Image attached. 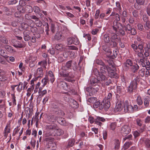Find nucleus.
<instances>
[{
	"label": "nucleus",
	"mask_w": 150,
	"mask_h": 150,
	"mask_svg": "<svg viewBox=\"0 0 150 150\" xmlns=\"http://www.w3.org/2000/svg\"><path fill=\"white\" fill-rule=\"evenodd\" d=\"M72 64L71 60L68 61L65 65L62 67V70L59 72L60 76L64 78V80L69 82H72V79L74 77V74L72 71H67L71 68Z\"/></svg>",
	"instance_id": "f257e3e1"
},
{
	"label": "nucleus",
	"mask_w": 150,
	"mask_h": 150,
	"mask_svg": "<svg viewBox=\"0 0 150 150\" xmlns=\"http://www.w3.org/2000/svg\"><path fill=\"white\" fill-rule=\"evenodd\" d=\"M46 127L47 132L45 134V135L47 137L56 135L60 136L64 133L63 130L56 128V126L54 124L47 125Z\"/></svg>",
	"instance_id": "f03ea898"
},
{
	"label": "nucleus",
	"mask_w": 150,
	"mask_h": 150,
	"mask_svg": "<svg viewBox=\"0 0 150 150\" xmlns=\"http://www.w3.org/2000/svg\"><path fill=\"white\" fill-rule=\"evenodd\" d=\"M138 110V106L137 105H134L133 107L129 103L128 101L126 100L124 103V111L125 112H136Z\"/></svg>",
	"instance_id": "7ed1b4c3"
},
{
	"label": "nucleus",
	"mask_w": 150,
	"mask_h": 150,
	"mask_svg": "<svg viewBox=\"0 0 150 150\" xmlns=\"http://www.w3.org/2000/svg\"><path fill=\"white\" fill-rule=\"evenodd\" d=\"M139 81V78L137 76L131 82L129 86L128 87V91L129 93H131L133 92L134 90L136 89L137 87V83Z\"/></svg>",
	"instance_id": "20e7f679"
},
{
	"label": "nucleus",
	"mask_w": 150,
	"mask_h": 150,
	"mask_svg": "<svg viewBox=\"0 0 150 150\" xmlns=\"http://www.w3.org/2000/svg\"><path fill=\"white\" fill-rule=\"evenodd\" d=\"M88 120L90 122L91 124H92L95 122L96 124L100 126L102 124V123L100 121H101L102 122H104L105 120L103 117H97L96 118L95 120L93 117L89 116Z\"/></svg>",
	"instance_id": "39448f33"
},
{
	"label": "nucleus",
	"mask_w": 150,
	"mask_h": 150,
	"mask_svg": "<svg viewBox=\"0 0 150 150\" xmlns=\"http://www.w3.org/2000/svg\"><path fill=\"white\" fill-rule=\"evenodd\" d=\"M99 90V86H89L86 88V91L89 93L90 95H93L96 94Z\"/></svg>",
	"instance_id": "423d86ee"
},
{
	"label": "nucleus",
	"mask_w": 150,
	"mask_h": 150,
	"mask_svg": "<svg viewBox=\"0 0 150 150\" xmlns=\"http://www.w3.org/2000/svg\"><path fill=\"white\" fill-rule=\"evenodd\" d=\"M110 101L109 100L104 99L103 102L101 103V105H100L99 108L101 110L102 108H104L105 111H106L107 110V109L110 107Z\"/></svg>",
	"instance_id": "0eeeda50"
},
{
	"label": "nucleus",
	"mask_w": 150,
	"mask_h": 150,
	"mask_svg": "<svg viewBox=\"0 0 150 150\" xmlns=\"http://www.w3.org/2000/svg\"><path fill=\"white\" fill-rule=\"evenodd\" d=\"M131 131L130 127L127 125L123 126L121 129V132L123 135L129 134Z\"/></svg>",
	"instance_id": "6e6552de"
},
{
	"label": "nucleus",
	"mask_w": 150,
	"mask_h": 150,
	"mask_svg": "<svg viewBox=\"0 0 150 150\" xmlns=\"http://www.w3.org/2000/svg\"><path fill=\"white\" fill-rule=\"evenodd\" d=\"M110 16L111 17V18L114 20V21L118 22L120 20L119 15L114 11L112 12Z\"/></svg>",
	"instance_id": "1a4fd4ad"
},
{
	"label": "nucleus",
	"mask_w": 150,
	"mask_h": 150,
	"mask_svg": "<svg viewBox=\"0 0 150 150\" xmlns=\"http://www.w3.org/2000/svg\"><path fill=\"white\" fill-rule=\"evenodd\" d=\"M56 119L58 122L62 125L67 126L68 125V123L63 118L60 117H56Z\"/></svg>",
	"instance_id": "9d476101"
},
{
	"label": "nucleus",
	"mask_w": 150,
	"mask_h": 150,
	"mask_svg": "<svg viewBox=\"0 0 150 150\" xmlns=\"http://www.w3.org/2000/svg\"><path fill=\"white\" fill-rule=\"evenodd\" d=\"M47 76H46V77L48 78V79L49 80L50 79L51 82L52 83L54 81L55 79L53 72L51 71H49L47 74Z\"/></svg>",
	"instance_id": "9b49d317"
},
{
	"label": "nucleus",
	"mask_w": 150,
	"mask_h": 150,
	"mask_svg": "<svg viewBox=\"0 0 150 150\" xmlns=\"http://www.w3.org/2000/svg\"><path fill=\"white\" fill-rule=\"evenodd\" d=\"M122 108L121 102L118 101L116 103V106L114 109V111L115 112H120Z\"/></svg>",
	"instance_id": "f8f14e48"
},
{
	"label": "nucleus",
	"mask_w": 150,
	"mask_h": 150,
	"mask_svg": "<svg viewBox=\"0 0 150 150\" xmlns=\"http://www.w3.org/2000/svg\"><path fill=\"white\" fill-rule=\"evenodd\" d=\"M43 69L42 67L38 68L37 70L36 73L35 74V76L37 77H42L43 74Z\"/></svg>",
	"instance_id": "ddd939ff"
},
{
	"label": "nucleus",
	"mask_w": 150,
	"mask_h": 150,
	"mask_svg": "<svg viewBox=\"0 0 150 150\" xmlns=\"http://www.w3.org/2000/svg\"><path fill=\"white\" fill-rule=\"evenodd\" d=\"M143 48L144 46H139L138 48L139 50H137V52H136L138 53L137 54L138 57L142 58L144 57L143 54V53L144 52Z\"/></svg>",
	"instance_id": "4468645a"
},
{
	"label": "nucleus",
	"mask_w": 150,
	"mask_h": 150,
	"mask_svg": "<svg viewBox=\"0 0 150 150\" xmlns=\"http://www.w3.org/2000/svg\"><path fill=\"white\" fill-rule=\"evenodd\" d=\"M120 25L118 23V22H116L115 21H113V25L112 26V28L113 30L115 32H116L117 30H119V29L120 28Z\"/></svg>",
	"instance_id": "2eb2a0df"
},
{
	"label": "nucleus",
	"mask_w": 150,
	"mask_h": 150,
	"mask_svg": "<svg viewBox=\"0 0 150 150\" xmlns=\"http://www.w3.org/2000/svg\"><path fill=\"white\" fill-rule=\"evenodd\" d=\"M135 44H133L132 45V47L134 49L135 52H137V50H139L138 48L139 46H142L143 42H141L140 44H138L137 42H134Z\"/></svg>",
	"instance_id": "dca6fc26"
},
{
	"label": "nucleus",
	"mask_w": 150,
	"mask_h": 150,
	"mask_svg": "<svg viewBox=\"0 0 150 150\" xmlns=\"http://www.w3.org/2000/svg\"><path fill=\"white\" fill-rule=\"evenodd\" d=\"M60 85L63 89L68 90L70 88L67 83L64 81H61L60 83Z\"/></svg>",
	"instance_id": "f3484780"
},
{
	"label": "nucleus",
	"mask_w": 150,
	"mask_h": 150,
	"mask_svg": "<svg viewBox=\"0 0 150 150\" xmlns=\"http://www.w3.org/2000/svg\"><path fill=\"white\" fill-rule=\"evenodd\" d=\"M130 69L131 71L134 73L137 71L139 68V66L137 64L132 65Z\"/></svg>",
	"instance_id": "a211bd4d"
},
{
	"label": "nucleus",
	"mask_w": 150,
	"mask_h": 150,
	"mask_svg": "<svg viewBox=\"0 0 150 150\" xmlns=\"http://www.w3.org/2000/svg\"><path fill=\"white\" fill-rule=\"evenodd\" d=\"M59 29V27L57 24H54L53 23H51V30L52 33H54L56 31L58 30Z\"/></svg>",
	"instance_id": "6ab92c4d"
},
{
	"label": "nucleus",
	"mask_w": 150,
	"mask_h": 150,
	"mask_svg": "<svg viewBox=\"0 0 150 150\" xmlns=\"http://www.w3.org/2000/svg\"><path fill=\"white\" fill-rule=\"evenodd\" d=\"M70 105L74 108H76L78 107V104L76 101L74 99H71L70 101Z\"/></svg>",
	"instance_id": "aec40b11"
},
{
	"label": "nucleus",
	"mask_w": 150,
	"mask_h": 150,
	"mask_svg": "<svg viewBox=\"0 0 150 150\" xmlns=\"http://www.w3.org/2000/svg\"><path fill=\"white\" fill-rule=\"evenodd\" d=\"M54 38L56 40H58L61 39L63 40L65 38L62 35L61 33H58L56 34Z\"/></svg>",
	"instance_id": "412c9836"
},
{
	"label": "nucleus",
	"mask_w": 150,
	"mask_h": 150,
	"mask_svg": "<svg viewBox=\"0 0 150 150\" xmlns=\"http://www.w3.org/2000/svg\"><path fill=\"white\" fill-rule=\"evenodd\" d=\"M112 71H108V75L111 78H118L117 74L115 72Z\"/></svg>",
	"instance_id": "4be33fe9"
},
{
	"label": "nucleus",
	"mask_w": 150,
	"mask_h": 150,
	"mask_svg": "<svg viewBox=\"0 0 150 150\" xmlns=\"http://www.w3.org/2000/svg\"><path fill=\"white\" fill-rule=\"evenodd\" d=\"M100 72L102 73L105 74L107 71H108L107 67L105 64L103 65L100 66Z\"/></svg>",
	"instance_id": "5701e85b"
},
{
	"label": "nucleus",
	"mask_w": 150,
	"mask_h": 150,
	"mask_svg": "<svg viewBox=\"0 0 150 150\" xmlns=\"http://www.w3.org/2000/svg\"><path fill=\"white\" fill-rule=\"evenodd\" d=\"M150 102V96H146L144 98V103L145 106L147 107L149 105Z\"/></svg>",
	"instance_id": "b1692460"
},
{
	"label": "nucleus",
	"mask_w": 150,
	"mask_h": 150,
	"mask_svg": "<svg viewBox=\"0 0 150 150\" xmlns=\"http://www.w3.org/2000/svg\"><path fill=\"white\" fill-rule=\"evenodd\" d=\"M132 142L131 141L126 142L123 145V148L125 150L128 149L132 144Z\"/></svg>",
	"instance_id": "393cba45"
},
{
	"label": "nucleus",
	"mask_w": 150,
	"mask_h": 150,
	"mask_svg": "<svg viewBox=\"0 0 150 150\" xmlns=\"http://www.w3.org/2000/svg\"><path fill=\"white\" fill-rule=\"evenodd\" d=\"M144 57H143L140 59L138 61V62L139 64L143 67H146V64L144 60Z\"/></svg>",
	"instance_id": "a878e982"
},
{
	"label": "nucleus",
	"mask_w": 150,
	"mask_h": 150,
	"mask_svg": "<svg viewBox=\"0 0 150 150\" xmlns=\"http://www.w3.org/2000/svg\"><path fill=\"white\" fill-rule=\"evenodd\" d=\"M38 64V65L40 66L45 68H46V66L47 65V62L46 60H43L39 62Z\"/></svg>",
	"instance_id": "bb28decb"
},
{
	"label": "nucleus",
	"mask_w": 150,
	"mask_h": 150,
	"mask_svg": "<svg viewBox=\"0 0 150 150\" xmlns=\"http://www.w3.org/2000/svg\"><path fill=\"white\" fill-rule=\"evenodd\" d=\"M109 35L110 34H105L104 36V42L106 43H108L110 41Z\"/></svg>",
	"instance_id": "cd10ccee"
},
{
	"label": "nucleus",
	"mask_w": 150,
	"mask_h": 150,
	"mask_svg": "<svg viewBox=\"0 0 150 150\" xmlns=\"http://www.w3.org/2000/svg\"><path fill=\"white\" fill-rule=\"evenodd\" d=\"M55 49L60 51H62L63 50L64 48L63 45L61 44H57L55 46Z\"/></svg>",
	"instance_id": "c85d7f7f"
},
{
	"label": "nucleus",
	"mask_w": 150,
	"mask_h": 150,
	"mask_svg": "<svg viewBox=\"0 0 150 150\" xmlns=\"http://www.w3.org/2000/svg\"><path fill=\"white\" fill-rule=\"evenodd\" d=\"M75 39L74 37H69L67 38V43L68 45H71L73 44L74 40Z\"/></svg>",
	"instance_id": "c756f323"
},
{
	"label": "nucleus",
	"mask_w": 150,
	"mask_h": 150,
	"mask_svg": "<svg viewBox=\"0 0 150 150\" xmlns=\"http://www.w3.org/2000/svg\"><path fill=\"white\" fill-rule=\"evenodd\" d=\"M114 148L116 150H118L120 147V142L119 140L116 139L115 141Z\"/></svg>",
	"instance_id": "7c9ffc66"
},
{
	"label": "nucleus",
	"mask_w": 150,
	"mask_h": 150,
	"mask_svg": "<svg viewBox=\"0 0 150 150\" xmlns=\"http://www.w3.org/2000/svg\"><path fill=\"white\" fill-rule=\"evenodd\" d=\"M136 103L139 105H141L142 104V100L140 96H137L136 99Z\"/></svg>",
	"instance_id": "2f4dec72"
},
{
	"label": "nucleus",
	"mask_w": 150,
	"mask_h": 150,
	"mask_svg": "<svg viewBox=\"0 0 150 150\" xmlns=\"http://www.w3.org/2000/svg\"><path fill=\"white\" fill-rule=\"evenodd\" d=\"M5 48L9 52L11 53H13L14 52V50L13 47L11 46L6 45L5 47Z\"/></svg>",
	"instance_id": "473e14b6"
},
{
	"label": "nucleus",
	"mask_w": 150,
	"mask_h": 150,
	"mask_svg": "<svg viewBox=\"0 0 150 150\" xmlns=\"http://www.w3.org/2000/svg\"><path fill=\"white\" fill-rule=\"evenodd\" d=\"M115 32L114 31V33H112L111 32H110L109 34H110L109 35L110 37H111L112 39V40H114L117 38V36L116 34L115 33Z\"/></svg>",
	"instance_id": "72a5a7b5"
},
{
	"label": "nucleus",
	"mask_w": 150,
	"mask_h": 150,
	"mask_svg": "<svg viewBox=\"0 0 150 150\" xmlns=\"http://www.w3.org/2000/svg\"><path fill=\"white\" fill-rule=\"evenodd\" d=\"M90 81L91 84L93 85L94 84L98 83L99 82V79H98L97 77V78H95L91 79Z\"/></svg>",
	"instance_id": "f704fd0d"
},
{
	"label": "nucleus",
	"mask_w": 150,
	"mask_h": 150,
	"mask_svg": "<svg viewBox=\"0 0 150 150\" xmlns=\"http://www.w3.org/2000/svg\"><path fill=\"white\" fill-rule=\"evenodd\" d=\"M23 85V83L21 82H20L18 84L16 85L17 86V90L18 91L20 92L21 91L22 89Z\"/></svg>",
	"instance_id": "c9c22d12"
},
{
	"label": "nucleus",
	"mask_w": 150,
	"mask_h": 150,
	"mask_svg": "<svg viewBox=\"0 0 150 150\" xmlns=\"http://www.w3.org/2000/svg\"><path fill=\"white\" fill-rule=\"evenodd\" d=\"M75 141L74 139L70 140L68 143L67 146V148H69L70 147H72L74 144Z\"/></svg>",
	"instance_id": "e433bc0d"
},
{
	"label": "nucleus",
	"mask_w": 150,
	"mask_h": 150,
	"mask_svg": "<svg viewBox=\"0 0 150 150\" xmlns=\"http://www.w3.org/2000/svg\"><path fill=\"white\" fill-rule=\"evenodd\" d=\"M97 78L98 79H99V81L100 80L102 81L105 79V76L103 74V73H100L99 75Z\"/></svg>",
	"instance_id": "4c0bfd02"
},
{
	"label": "nucleus",
	"mask_w": 150,
	"mask_h": 150,
	"mask_svg": "<svg viewBox=\"0 0 150 150\" xmlns=\"http://www.w3.org/2000/svg\"><path fill=\"white\" fill-rule=\"evenodd\" d=\"M115 33H117L119 35H125V33L124 30L121 29L120 28L116 32H115Z\"/></svg>",
	"instance_id": "58836bf2"
},
{
	"label": "nucleus",
	"mask_w": 150,
	"mask_h": 150,
	"mask_svg": "<svg viewBox=\"0 0 150 150\" xmlns=\"http://www.w3.org/2000/svg\"><path fill=\"white\" fill-rule=\"evenodd\" d=\"M97 99L96 98L91 97L89 98L88 101L90 103H93L97 101Z\"/></svg>",
	"instance_id": "ea45409f"
},
{
	"label": "nucleus",
	"mask_w": 150,
	"mask_h": 150,
	"mask_svg": "<svg viewBox=\"0 0 150 150\" xmlns=\"http://www.w3.org/2000/svg\"><path fill=\"white\" fill-rule=\"evenodd\" d=\"M144 28L148 30L150 29V22H146V23L144 25Z\"/></svg>",
	"instance_id": "a19ab883"
},
{
	"label": "nucleus",
	"mask_w": 150,
	"mask_h": 150,
	"mask_svg": "<svg viewBox=\"0 0 150 150\" xmlns=\"http://www.w3.org/2000/svg\"><path fill=\"white\" fill-rule=\"evenodd\" d=\"M128 33L131 34L132 35H134L137 34V32L136 30L134 28H132L131 30Z\"/></svg>",
	"instance_id": "79ce46f5"
},
{
	"label": "nucleus",
	"mask_w": 150,
	"mask_h": 150,
	"mask_svg": "<svg viewBox=\"0 0 150 150\" xmlns=\"http://www.w3.org/2000/svg\"><path fill=\"white\" fill-rule=\"evenodd\" d=\"M108 63L110 66H111L112 67V70L113 71H114L115 70V65L113 63V61L112 60H110L108 61Z\"/></svg>",
	"instance_id": "37998d69"
},
{
	"label": "nucleus",
	"mask_w": 150,
	"mask_h": 150,
	"mask_svg": "<svg viewBox=\"0 0 150 150\" xmlns=\"http://www.w3.org/2000/svg\"><path fill=\"white\" fill-rule=\"evenodd\" d=\"M8 78L4 75H0V81H5L8 79Z\"/></svg>",
	"instance_id": "c03bdc74"
},
{
	"label": "nucleus",
	"mask_w": 150,
	"mask_h": 150,
	"mask_svg": "<svg viewBox=\"0 0 150 150\" xmlns=\"http://www.w3.org/2000/svg\"><path fill=\"white\" fill-rule=\"evenodd\" d=\"M49 81V80L48 79V78L46 77H45L42 81V82L43 83V86L46 85Z\"/></svg>",
	"instance_id": "a18cd8bd"
},
{
	"label": "nucleus",
	"mask_w": 150,
	"mask_h": 150,
	"mask_svg": "<svg viewBox=\"0 0 150 150\" xmlns=\"http://www.w3.org/2000/svg\"><path fill=\"white\" fill-rule=\"evenodd\" d=\"M144 143L147 148H150V140L146 139L145 140Z\"/></svg>",
	"instance_id": "49530a36"
},
{
	"label": "nucleus",
	"mask_w": 150,
	"mask_h": 150,
	"mask_svg": "<svg viewBox=\"0 0 150 150\" xmlns=\"http://www.w3.org/2000/svg\"><path fill=\"white\" fill-rule=\"evenodd\" d=\"M13 46L16 48H22L23 47L22 44L20 43L19 42H18L17 43H16L13 45Z\"/></svg>",
	"instance_id": "de8ad7c7"
},
{
	"label": "nucleus",
	"mask_w": 150,
	"mask_h": 150,
	"mask_svg": "<svg viewBox=\"0 0 150 150\" xmlns=\"http://www.w3.org/2000/svg\"><path fill=\"white\" fill-rule=\"evenodd\" d=\"M116 123L115 122L111 123L110 125V129L114 130L115 129L116 127Z\"/></svg>",
	"instance_id": "09e8293b"
},
{
	"label": "nucleus",
	"mask_w": 150,
	"mask_h": 150,
	"mask_svg": "<svg viewBox=\"0 0 150 150\" xmlns=\"http://www.w3.org/2000/svg\"><path fill=\"white\" fill-rule=\"evenodd\" d=\"M83 37L85 38L86 39H87L88 40L90 41L91 40V38L90 35L88 34H83Z\"/></svg>",
	"instance_id": "8fccbe9b"
},
{
	"label": "nucleus",
	"mask_w": 150,
	"mask_h": 150,
	"mask_svg": "<svg viewBox=\"0 0 150 150\" xmlns=\"http://www.w3.org/2000/svg\"><path fill=\"white\" fill-rule=\"evenodd\" d=\"M0 41L4 43L7 44L8 43V41L6 38L4 37L0 39Z\"/></svg>",
	"instance_id": "3c124183"
},
{
	"label": "nucleus",
	"mask_w": 150,
	"mask_h": 150,
	"mask_svg": "<svg viewBox=\"0 0 150 150\" xmlns=\"http://www.w3.org/2000/svg\"><path fill=\"white\" fill-rule=\"evenodd\" d=\"M24 39L25 41H28L30 39L29 36L27 34L24 33Z\"/></svg>",
	"instance_id": "603ef678"
},
{
	"label": "nucleus",
	"mask_w": 150,
	"mask_h": 150,
	"mask_svg": "<svg viewBox=\"0 0 150 150\" xmlns=\"http://www.w3.org/2000/svg\"><path fill=\"white\" fill-rule=\"evenodd\" d=\"M33 9L34 12L36 13H39L41 11L40 8L37 6H34L33 8Z\"/></svg>",
	"instance_id": "864d4df0"
},
{
	"label": "nucleus",
	"mask_w": 150,
	"mask_h": 150,
	"mask_svg": "<svg viewBox=\"0 0 150 150\" xmlns=\"http://www.w3.org/2000/svg\"><path fill=\"white\" fill-rule=\"evenodd\" d=\"M132 135L131 134H130L127 136H126L123 138V140L125 141L127 139H128L129 140H130L132 139Z\"/></svg>",
	"instance_id": "5fc2aeb1"
},
{
	"label": "nucleus",
	"mask_w": 150,
	"mask_h": 150,
	"mask_svg": "<svg viewBox=\"0 0 150 150\" xmlns=\"http://www.w3.org/2000/svg\"><path fill=\"white\" fill-rule=\"evenodd\" d=\"M139 74L142 77H143L145 74L144 69H142L139 72Z\"/></svg>",
	"instance_id": "6e6d98bb"
},
{
	"label": "nucleus",
	"mask_w": 150,
	"mask_h": 150,
	"mask_svg": "<svg viewBox=\"0 0 150 150\" xmlns=\"http://www.w3.org/2000/svg\"><path fill=\"white\" fill-rule=\"evenodd\" d=\"M54 140L53 138L51 137H48L46 139V140L49 143L50 142V143L51 142H52Z\"/></svg>",
	"instance_id": "4d7b16f0"
},
{
	"label": "nucleus",
	"mask_w": 150,
	"mask_h": 150,
	"mask_svg": "<svg viewBox=\"0 0 150 150\" xmlns=\"http://www.w3.org/2000/svg\"><path fill=\"white\" fill-rule=\"evenodd\" d=\"M93 71L94 74L97 76V77L99 75L100 73L99 72L98 70L96 69H94Z\"/></svg>",
	"instance_id": "13d9d810"
},
{
	"label": "nucleus",
	"mask_w": 150,
	"mask_h": 150,
	"mask_svg": "<svg viewBox=\"0 0 150 150\" xmlns=\"http://www.w3.org/2000/svg\"><path fill=\"white\" fill-rule=\"evenodd\" d=\"M100 12V11L99 9H98L96 11L94 16L96 19H97L98 18Z\"/></svg>",
	"instance_id": "bf43d9fd"
},
{
	"label": "nucleus",
	"mask_w": 150,
	"mask_h": 150,
	"mask_svg": "<svg viewBox=\"0 0 150 150\" xmlns=\"http://www.w3.org/2000/svg\"><path fill=\"white\" fill-rule=\"evenodd\" d=\"M11 96H12V102L13 104L14 105H16V100L15 99L16 97L14 95V94H11Z\"/></svg>",
	"instance_id": "052dcab7"
},
{
	"label": "nucleus",
	"mask_w": 150,
	"mask_h": 150,
	"mask_svg": "<svg viewBox=\"0 0 150 150\" xmlns=\"http://www.w3.org/2000/svg\"><path fill=\"white\" fill-rule=\"evenodd\" d=\"M136 122L137 125L141 127L142 125V120L141 119H137L136 120Z\"/></svg>",
	"instance_id": "680f3d73"
},
{
	"label": "nucleus",
	"mask_w": 150,
	"mask_h": 150,
	"mask_svg": "<svg viewBox=\"0 0 150 150\" xmlns=\"http://www.w3.org/2000/svg\"><path fill=\"white\" fill-rule=\"evenodd\" d=\"M132 28L131 25L129 24H128L125 27V30L126 31H128V32H129Z\"/></svg>",
	"instance_id": "e2e57ef3"
},
{
	"label": "nucleus",
	"mask_w": 150,
	"mask_h": 150,
	"mask_svg": "<svg viewBox=\"0 0 150 150\" xmlns=\"http://www.w3.org/2000/svg\"><path fill=\"white\" fill-rule=\"evenodd\" d=\"M71 67L73 70L74 71H76L78 68L76 64L75 63V62L73 63Z\"/></svg>",
	"instance_id": "0e129e2a"
},
{
	"label": "nucleus",
	"mask_w": 150,
	"mask_h": 150,
	"mask_svg": "<svg viewBox=\"0 0 150 150\" xmlns=\"http://www.w3.org/2000/svg\"><path fill=\"white\" fill-rule=\"evenodd\" d=\"M96 63L100 66L103 65L105 64L101 60L99 59L97 60L96 61Z\"/></svg>",
	"instance_id": "69168bd1"
},
{
	"label": "nucleus",
	"mask_w": 150,
	"mask_h": 150,
	"mask_svg": "<svg viewBox=\"0 0 150 150\" xmlns=\"http://www.w3.org/2000/svg\"><path fill=\"white\" fill-rule=\"evenodd\" d=\"M124 63L130 67L132 65V61L130 59L127 60L126 62Z\"/></svg>",
	"instance_id": "338daca9"
},
{
	"label": "nucleus",
	"mask_w": 150,
	"mask_h": 150,
	"mask_svg": "<svg viewBox=\"0 0 150 150\" xmlns=\"http://www.w3.org/2000/svg\"><path fill=\"white\" fill-rule=\"evenodd\" d=\"M132 14L133 16L136 18H137L139 16L138 12L137 10H134L132 12Z\"/></svg>",
	"instance_id": "774afa93"
}]
</instances>
